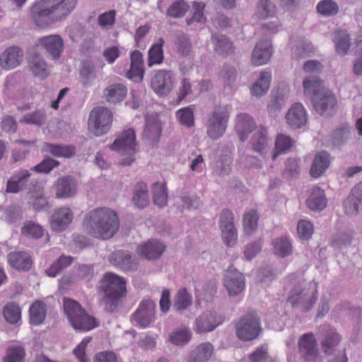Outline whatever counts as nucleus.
Segmentation results:
<instances>
[{"label":"nucleus","instance_id":"nucleus-30","mask_svg":"<svg viewBox=\"0 0 362 362\" xmlns=\"http://www.w3.org/2000/svg\"><path fill=\"white\" fill-rule=\"evenodd\" d=\"M255 128V123L252 117L247 114H240L238 115L235 129L241 141H245L248 134Z\"/></svg>","mask_w":362,"mask_h":362},{"label":"nucleus","instance_id":"nucleus-4","mask_svg":"<svg viewBox=\"0 0 362 362\" xmlns=\"http://www.w3.org/2000/svg\"><path fill=\"white\" fill-rule=\"evenodd\" d=\"M320 80L318 77L306 78L303 81L305 91L313 90L312 101L314 108L320 115L329 116L335 112L337 100L328 90L320 88Z\"/></svg>","mask_w":362,"mask_h":362},{"label":"nucleus","instance_id":"nucleus-23","mask_svg":"<svg viewBox=\"0 0 362 362\" xmlns=\"http://www.w3.org/2000/svg\"><path fill=\"white\" fill-rule=\"evenodd\" d=\"M31 174L27 170H21L13 175L6 185L7 193H18L26 188Z\"/></svg>","mask_w":362,"mask_h":362},{"label":"nucleus","instance_id":"nucleus-64","mask_svg":"<svg viewBox=\"0 0 362 362\" xmlns=\"http://www.w3.org/2000/svg\"><path fill=\"white\" fill-rule=\"evenodd\" d=\"M190 338L191 334L187 329H181L173 332L169 335V341L176 346H182L187 344Z\"/></svg>","mask_w":362,"mask_h":362},{"label":"nucleus","instance_id":"nucleus-1","mask_svg":"<svg viewBox=\"0 0 362 362\" xmlns=\"http://www.w3.org/2000/svg\"><path fill=\"white\" fill-rule=\"evenodd\" d=\"M78 0H36L30 7V17L39 28L65 21L74 11Z\"/></svg>","mask_w":362,"mask_h":362},{"label":"nucleus","instance_id":"nucleus-33","mask_svg":"<svg viewBox=\"0 0 362 362\" xmlns=\"http://www.w3.org/2000/svg\"><path fill=\"white\" fill-rule=\"evenodd\" d=\"M70 324L76 331L79 332H87L98 326L96 320L87 314L85 310L73 320Z\"/></svg>","mask_w":362,"mask_h":362},{"label":"nucleus","instance_id":"nucleus-24","mask_svg":"<svg viewBox=\"0 0 362 362\" xmlns=\"http://www.w3.org/2000/svg\"><path fill=\"white\" fill-rule=\"evenodd\" d=\"M160 134V124L157 119L155 117H147L143 133V139L149 145L153 146L158 143Z\"/></svg>","mask_w":362,"mask_h":362},{"label":"nucleus","instance_id":"nucleus-58","mask_svg":"<svg viewBox=\"0 0 362 362\" xmlns=\"http://www.w3.org/2000/svg\"><path fill=\"white\" fill-rule=\"evenodd\" d=\"M4 216L8 224L16 225L23 219V210L19 206H9L4 211Z\"/></svg>","mask_w":362,"mask_h":362},{"label":"nucleus","instance_id":"nucleus-12","mask_svg":"<svg viewBox=\"0 0 362 362\" xmlns=\"http://www.w3.org/2000/svg\"><path fill=\"white\" fill-rule=\"evenodd\" d=\"M156 304L151 300H142L133 315V319L141 327H148L155 317Z\"/></svg>","mask_w":362,"mask_h":362},{"label":"nucleus","instance_id":"nucleus-45","mask_svg":"<svg viewBox=\"0 0 362 362\" xmlns=\"http://www.w3.org/2000/svg\"><path fill=\"white\" fill-rule=\"evenodd\" d=\"M270 81V74L268 72H262L259 78L252 86L251 88V93L256 97H261L269 90Z\"/></svg>","mask_w":362,"mask_h":362},{"label":"nucleus","instance_id":"nucleus-60","mask_svg":"<svg viewBox=\"0 0 362 362\" xmlns=\"http://www.w3.org/2000/svg\"><path fill=\"white\" fill-rule=\"evenodd\" d=\"M337 4L332 0H322L317 5V12L324 16H332L337 13Z\"/></svg>","mask_w":362,"mask_h":362},{"label":"nucleus","instance_id":"nucleus-43","mask_svg":"<svg viewBox=\"0 0 362 362\" xmlns=\"http://www.w3.org/2000/svg\"><path fill=\"white\" fill-rule=\"evenodd\" d=\"M47 119V117L45 110L40 109L25 114L20 119L19 122L26 124L41 127L46 123Z\"/></svg>","mask_w":362,"mask_h":362},{"label":"nucleus","instance_id":"nucleus-15","mask_svg":"<svg viewBox=\"0 0 362 362\" xmlns=\"http://www.w3.org/2000/svg\"><path fill=\"white\" fill-rule=\"evenodd\" d=\"M222 322V319L216 313L206 311L199 316L194 322V330L198 333L213 331Z\"/></svg>","mask_w":362,"mask_h":362},{"label":"nucleus","instance_id":"nucleus-54","mask_svg":"<svg viewBox=\"0 0 362 362\" xmlns=\"http://www.w3.org/2000/svg\"><path fill=\"white\" fill-rule=\"evenodd\" d=\"M3 314L5 320L11 324H17L21 317V309L14 303H10L5 305Z\"/></svg>","mask_w":362,"mask_h":362},{"label":"nucleus","instance_id":"nucleus-48","mask_svg":"<svg viewBox=\"0 0 362 362\" xmlns=\"http://www.w3.org/2000/svg\"><path fill=\"white\" fill-rule=\"evenodd\" d=\"M73 261L70 256L62 255L46 270V274L51 277H55L62 270L69 267Z\"/></svg>","mask_w":362,"mask_h":362},{"label":"nucleus","instance_id":"nucleus-32","mask_svg":"<svg viewBox=\"0 0 362 362\" xmlns=\"http://www.w3.org/2000/svg\"><path fill=\"white\" fill-rule=\"evenodd\" d=\"M127 88L121 83H114L107 86L103 91L104 98L110 103H118L124 99Z\"/></svg>","mask_w":362,"mask_h":362},{"label":"nucleus","instance_id":"nucleus-14","mask_svg":"<svg viewBox=\"0 0 362 362\" xmlns=\"http://www.w3.org/2000/svg\"><path fill=\"white\" fill-rule=\"evenodd\" d=\"M224 286L230 296L238 295L245 288V279L243 274L235 269L229 268L224 274Z\"/></svg>","mask_w":362,"mask_h":362},{"label":"nucleus","instance_id":"nucleus-38","mask_svg":"<svg viewBox=\"0 0 362 362\" xmlns=\"http://www.w3.org/2000/svg\"><path fill=\"white\" fill-rule=\"evenodd\" d=\"M352 127L346 123L340 124L332 133V141L334 146H343L351 137Z\"/></svg>","mask_w":362,"mask_h":362},{"label":"nucleus","instance_id":"nucleus-27","mask_svg":"<svg viewBox=\"0 0 362 362\" xmlns=\"http://www.w3.org/2000/svg\"><path fill=\"white\" fill-rule=\"evenodd\" d=\"M341 339L340 334L336 330L330 329L326 331L320 341V346L323 353L326 355L334 354Z\"/></svg>","mask_w":362,"mask_h":362},{"label":"nucleus","instance_id":"nucleus-26","mask_svg":"<svg viewBox=\"0 0 362 362\" xmlns=\"http://www.w3.org/2000/svg\"><path fill=\"white\" fill-rule=\"evenodd\" d=\"M330 164V155L325 151H319L315 156L310 168V175L317 178L328 168Z\"/></svg>","mask_w":362,"mask_h":362},{"label":"nucleus","instance_id":"nucleus-8","mask_svg":"<svg viewBox=\"0 0 362 362\" xmlns=\"http://www.w3.org/2000/svg\"><path fill=\"white\" fill-rule=\"evenodd\" d=\"M228 112L226 106H216L206 124L208 136L214 139L221 137L226 129Z\"/></svg>","mask_w":362,"mask_h":362},{"label":"nucleus","instance_id":"nucleus-53","mask_svg":"<svg viewBox=\"0 0 362 362\" xmlns=\"http://www.w3.org/2000/svg\"><path fill=\"white\" fill-rule=\"evenodd\" d=\"M32 187L35 189L36 194H33L32 197L33 200L32 201V205L35 211H40L45 206L47 205V199L42 195L41 191L42 189L40 186L38 185L37 182H30V186L28 188L30 193H32Z\"/></svg>","mask_w":362,"mask_h":362},{"label":"nucleus","instance_id":"nucleus-47","mask_svg":"<svg viewBox=\"0 0 362 362\" xmlns=\"http://www.w3.org/2000/svg\"><path fill=\"white\" fill-rule=\"evenodd\" d=\"M46 316L45 305L41 302L34 303L30 308V321L32 325L41 324Z\"/></svg>","mask_w":362,"mask_h":362},{"label":"nucleus","instance_id":"nucleus-42","mask_svg":"<svg viewBox=\"0 0 362 362\" xmlns=\"http://www.w3.org/2000/svg\"><path fill=\"white\" fill-rule=\"evenodd\" d=\"M96 74L93 64L89 61H83L81 64L80 70V81L82 83L83 86H90L95 78Z\"/></svg>","mask_w":362,"mask_h":362},{"label":"nucleus","instance_id":"nucleus-3","mask_svg":"<svg viewBox=\"0 0 362 362\" xmlns=\"http://www.w3.org/2000/svg\"><path fill=\"white\" fill-rule=\"evenodd\" d=\"M100 289L104 293L101 305L106 311L113 313L126 293V282L118 275L107 272L100 282Z\"/></svg>","mask_w":362,"mask_h":362},{"label":"nucleus","instance_id":"nucleus-11","mask_svg":"<svg viewBox=\"0 0 362 362\" xmlns=\"http://www.w3.org/2000/svg\"><path fill=\"white\" fill-rule=\"evenodd\" d=\"M151 86L160 96L167 95L173 87V74L168 70L157 71L151 78Z\"/></svg>","mask_w":362,"mask_h":362},{"label":"nucleus","instance_id":"nucleus-25","mask_svg":"<svg viewBox=\"0 0 362 362\" xmlns=\"http://www.w3.org/2000/svg\"><path fill=\"white\" fill-rule=\"evenodd\" d=\"M165 250V246L158 240H153L137 248L140 255L147 259H158Z\"/></svg>","mask_w":362,"mask_h":362},{"label":"nucleus","instance_id":"nucleus-55","mask_svg":"<svg viewBox=\"0 0 362 362\" xmlns=\"http://www.w3.org/2000/svg\"><path fill=\"white\" fill-rule=\"evenodd\" d=\"M313 47L311 43L307 40L298 41L293 49V57L297 60L309 57L313 53Z\"/></svg>","mask_w":362,"mask_h":362},{"label":"nucleus","instance_id":"nucleus-16","mask_svg":"<svg viewBox=\"0 0 362 362\" xmlns=\"http://www.w3.org/2000/svg\"><path fill=\"white\" fill-rule=\"evenodd\" d=\"M72 219L73 214L69 208H59L55 210L51 216V228L54 231L62 232L68 227Z\"/></svg>","mask_w":362,"mask_h":362},{"label":"nucleus","instance_id":"nucleus-17","mask_svg":"<svg viewBox=\"0 0 362 362\" xmlns=\"http://www.w3.org/2000/svg\"><path fill=\"white\" fill-rule=\"evenodd\" d=\"M9 264L14 269L28 272L31 269L33 260L31 255L26 251H13L7 255Z\"/></svg>","mask_w":362,"mask_h":362},{"label":"nucleus","instance_id":"nucleus-40","mask_svg":"<svg viewBox=\"0 0 362 362\" xmlns=\"http://www.w3.org/2000/svg\"><path fill=\"white\" fill-rule=\"evenodd\" d=\"M211 41L218 54H228L233 52V43L226 35L213 34Z\"/></svg>","mask_w":362,"mask_h":362},{"label":"nucleus","instance_id":"nucleus-34","mask_svg":"<svg viewBox=\"0 0 362 362\" xmlns=\"http://www.w3.org/2000/svg\"><path fill=\"white\" fill-rule=\"evenodd\" d=\"M308 207L315 211H320L327 206V199L324 190L319 187H315L306 201Z\"/></svg>","mask_w":362,"mask_h":362},{"label":"nucleus","instance_id":"nucleus-31","mask_svg":"<svg viewBox=\"0 0 362 362\" xmlns=\"http://www.w3.org/2000/svg\"><path fill=\"white\" fill-rule=\"evenodd\" d=\"M250 142L254 151L259 153H265L270 144L266 129L260 127L252 135Z\"/></svg>","mask_w":362,"mask_h":362},{"label":"nucleus","instance_id":"nucleus-39","mask_svg":"<svg viewBox=\"0 0 362 362\" xmlns=\"http://www.w3.org/2000/svg\"><path fill=\"white\" fill-rule=\"evenodd\" d=\"M164 40L162 37L158 39L156 43L151 45L148 52L147 64L149 67L155 64H160L163 61V46Z\"/></svg>","mask_w":362,"mask_h":362},{"label":"nucleus","instance_id":"nucleus-41","mask_svg":"<svg viewBox=\"0 0 362 362\" xmlns=\"http://www.w3.org/2000/svg\"><path fill=\"white\" fill-rule=\"evenodd\" d=\"M43 149L46 152L57 157L71 158L76 152L74 147L49 143L44 145Z\"/></svg>","mask_w":362,"mask_h":362},{"label":"nucleus","instance_id":"nucleus-5","mask_svg":"<svg viewBox=\"0 0 362 362\" xmlns=\"http://www.w3.org/2000/svg\"><path fill=\"white\" fill-rule=\"evenodd\" d=\"M136 146L135 131L133 129H127L118 136L110 146V148L123 156L120 159L119 165L129 166L135 160L134 156L136 152Z\"/></svg>","mask_w":362,"mask_h":362},{"label":"nucleus","instance_id":"nucleus-9","mask_svg":"<svg viewBox=\"0 0 362 362\" xmlns=\"http://www.w3.org/2000/svg\"><path fill=\"white\" fill-rule=\"evenodd\" d=\"M316 299L315 289L296 286L291 291L288 301L293 308L302 312H307L313 308Z\"/></svg>","mask_w":362,"mask_h":362},{"label":"nucleus","instance_id":"nucleus-19","mask_svg":"<svg viewBox=\"0 0 362 362\" xmlns=\"http://www.w3.org/2000/svg\"><path fill=\"white\" fill-rule=\"evenodd\" d=\"M344 204L346 213L349 215L356 214L362 209V182L354 186Z\"/></svg>","mask_w":362,"mask_h":362},{"label":"nucleus","instance_id":"nucleus-2","mask_svg":"<svg viewBox=\"0 0 362 362\" xmlns=\"http://www.w3.org/2000/svg\"><path fill=\"white\" fill-rule=\"evenodd\" d=\"M83 225L89 235L104 240L111 238L119 227L117 214L107 208L97 209L89 212Z\"/></svg>","mask_w":362,"mask_h":362},{"label":"nucleus","instance_id":"nucleus-7","mask_svg":"<svg viewBox=\"0 0 362 362\" xmlns=\"http://www.w3.org/2000/svg\"><path fill=\"white\" fill-rule=\"evenodd\" d=\"M113 114L106 107H98L91 110L88 119V129L97 136H102L110 129Z\"/></svg>","mask_w":362,"mask_h":362},{"label":"nucleus","instance_id":"nucleus-61","mask_svg":"<svg viewBox=\"0 0 362 362\" xmlns=\"http://www.w3.org/2000/svg\"><path fill=\"white\" fill-rule=\"evenodd\" d=\"M354 237L353 232L338 233L332 238V245L337 249H342L349 245Z\"/></svg>","mask_w":362,"mask_h":362},{"label":"nucleus","instance_id":"nucleus-10","mask_svg":"<svg viewBox=\"0 0 362 362\" xmlns=\"http://www.w3.org/2000/svg\"><path fill=\"white\" fill-rule=\"evenodd\" d=\"M299 354L305 361H315L320 358L317 342L313 333L304 334L298 341Z\"/></svg>","mask_w":362,"mask_h":362},{"label":"nucleus","instance_id":"nucleus-18","mask_svg":"<svg viewBox=\"0 0 362 362\" xmlns=\"http://www.w3.org/2000/svg\"><path fill=\"white\" fill-rule=\"evenodd\" d=\"M109 260L112 264L124 271L135 270L137 268L136 261L128 251H116L110 255Z\"/></svg>","mask_w":362,"mask_h":362},{"label":"nucleus","instance_id":"nucleus-22","mask_svg":"<svg viewBox=\"0 0 362 362\" xmlns=\"http://www.w3.org/2000/svg\"><path fill=\"white\" fill-rule=\"evenodd\" d=\"M286 119L287 124L293 129H298L307 122L306 112L302 105L297 103L288 111Z\"/></svg>","mask_w":362,"mask_h":362},{"label":"nucleus","instance_id":"nucleus-52","mask_svg":"<svg viewBox=\"0 0 362 362\" xmlns=\"http://www.w3.org/2000/svg\"><path fill=\"white\" fill-rule=\"evenodd\" d=\"M21 233L25 236L38 239L43 235L44 230L39 224L33 221H28L24 222L23 226L21 228Z\"/></svg>","mask_w":362,"mask_h":362},{"label":"nucleus","instance_id":"nucleus-62","mask_svg":"<svg viewBox=\"0 0 362 362\" xmlns=\"http://www.w3.org/2000/svg\"><path fill=\"white\" fill-rule=\"evenodd\" d=\"M189 9V6L183 0H177L173 2L167 11V14L173 18H179L183 17Z\"/></svg>","mask_w":362,"mask_h":362},{"label":"nucleus","instance_id":"nucleus-50","mask_svg":"<svg viewBox=\"0 0 362 362\" xmlns=\"http://www.w3.org/2000/svg\"><path fill=\"white\" fill-rule=\"evenodd\" d=\"M334 42L336 51L341 55L346 54L350 47V38L346 31H339L335 34Z\"/></svg>","mask_w":362,"mask_h":362},{"label":"nucleus","instance_id":"nucleus-13","mask_svg":"<svg viewBox=\"0 0 362 362\" xmlns=\"http://www.w3.org/2000/svg\"><path fill=\"white\" fill-rule=\"evenodd\" d=\"M37 45L42 47L53 59H59L64 50V41L59 35H50L37 40Z\"/></svg>","mask_w":362,"mask_h":362},{"label":"nucleus","instance_id":"nucleus-35","mask_svg":"<svg viewBox=\"0 0 362 362\" xmlns=\"http://www.w3.org/2000/svg\"><path fill=\"white\" fill-rule=\"evenodd\" d=\"M143 57L141 53L138 50H134L131 54V67L127 73V76L133 79L138 78L142 80L144 76Z\"/></svg>","mask_w":362,"mask_h":362},{"label":"nucleus","instance_id":"nucleus-49","mask_svg":"<svg viewBox=\"0 0 362 362\" xmlns=\"http://www.w3.org/2000/svg\"><path fill=\"white\" fill-rule=\"evenodd\" d=\"M63 307L69 323L84 310L78 303L70 298L64 299Z\"/></svg>","mask_w":362,"mask_h":362},{"label":"nucleus","instance_id":"nucleus-29","mask_svg":"<svg viewBox=\"0 0 362 362\" xmlns=\"http://www.w3.org/2000/svg\"><path fill=\"white\" fill-rule=\"evenodd\" d=\"M28 64L36 77L43 79L48 76L49 71L47 64L40 54L33 53L28 59Z\"/></svg>","mask_w":362,"mask_h":362},{"label":"nucleus","instance_id":"nucleus-57","mask_svg":"<svg viewBox=\"0 0 362 362\" xmlns=\"http://www.w3.org/2000/svg\"><path fill=\"white\" fill-rule=\"evenodd\" d=\"M175 47L180 54L187 56L191 51L192 43L187 35L180 33L175 37Z\"/></svg>","mask_w":362,"mask_h":362},{"label":"nucleus","instance_id":"nucleus-21","mask_svg":"<svg viewBox=\"0 0 362 362\" xmlns=\"http://www.w3.org/2000/svg\"><path fill=\"white\" fill-rule=\"evenodd\" d=\"M272 54L270 40H260L257 43L252 54V63L257 66L266 64Z\"/></svg>","mask_w":362,"mask_h":362},{"label":"nucleus","instance_id":"nucleus-20","mask_svg":"<svg viewBox=\"0 0 362 362\" xmlns=\"http://www.w3.org/2000/svg\"><path fill=\"white\" fill-rule=\"evenodd\" d=\"M23 54L18 47L7 48L0 56V65L4 69H11L20 65Z\"/></svg>","mask_w":362,"mask_h":362},{"label":"nucleus","instance_id":"nucleus-44","mask_svg":"<svg viewBox=\"0 0 362 362\" xmlns=\"http://www.w3.org/2000/svg\"><path fill=\"white\" fill-rule=\"evenodd\" d=\"M191 296L185 288H180L174 297L173 308L177 312L186 310L192 305Z\"/></svg>","mask_w":362,"mask_h":362},{"label":"nucleus","instance_id":"nucleus-6","mask_svg":"<svg viewBox=\"0 0 362 362\" xmlns=\"http://www.w3.org/2000/svg\"><path fill=\"white\" fill-rule=\"evenodd\" d=\"M237 337L242 341H252L262 332L261 320L255 311L243 315L235 326Z\"/></svg>","mask_w":362,"mask_h":362},{"label":"nucleus","instance_id":"nucleus-56","mask_svg":"<svg viewBox=\"0 0 362 362\" xmlns=\"http://www.w3.org/2000/svg\"><path fill=\"white\" fill-rule=\"evenodd\" d=\"M167 189L160 183H155L153 187V201L154 204L159 207H163L167 203Z\"/></svg>","mask_w":362,"mask_h":362},{"label":"nucleus","instance_id":"nucleus-63","mask_svg":"<svg viewBox=\"0 0 362 362\" xmlns=\"http://www.w3.org/2000/svg\"><path fill=\"white\" fill-rule=\"evenodd\" d=\"M205 4L203 2L194 1L192 8L194 10L193 16L190 18L186 19L187 25H192L194 22L204 23L206 21V17L204 16L203 10L205 8Z\"/></svg>","mask_w":362,"mask_h":362},{"label":"nucleus","instance_id":"nucleus-28","mask_svg":"<svg viewBox=\"0 0 362 362\" xmlns=\"http://www.w3.org/2000/svg\"><path fill=\"white\" fill-rule=\"evenodd\" d=\"M55 188L57 198L69 197L76 192V182L70 176L59 178L56 182Z\"/></svg>","mask_w":362,"mask_h":362},{"label":"nucleus","instance_id":"nucleus-46","mask_svg":"<svg viewBox=\"0 0 362 362\" xmlns=\"http://www.w3.org/2000/svg\"><path fill=\"white\" fill-rule=\"evenodd\" d=\"M25 357V349L20 345L9 346L6 350L3 358L4 362H24Z\"/></svg>","mask_w":362,"mask_h":362},{"label":"nucleus","instance_id":"nucleus-36","mask_svg":"<svg viewBox=\"0 0 362 362\" xmlns=\"http://www.w3.org/2000/svg\"><path fill=\"white\" fill-rule=\"evenodd\" d=\"M214 347L211 343L201 344L191 353L188 362H206L211 356Z\"/></svg>","mask_w":362,"mask_h":362},{"label":"nucleus","instance_id":"nucleus-59","mask_svg":"<svg viewBox=\"0 0 362 362\" xmlns=\"http://www.w3.org/2000/svg\"><path fill=\"white\" fill-rule=\"evenodd\" d=\"M293 144V141L288 136L284 135H279L275 142L276 152L272 156V159L275 160L281 153L287 152Z\"/></svg>","mask_w":362,"mask_h":362},{"label":"nucleus","instance_id":"nucleus-37","mask_svg":"<svg viewBox=\"0 0 362 362\" xmlns=\"http://www.w3.org/2000/svg\"><path fill=\"white\" fill-rule=\"evenodd\" d=\"M132 198L134 205L138 209H144L149 204L148 189L146 183L138 182L134 187Z\"/></svg>","mask_w":362,"mask_h":362},{"label":"nucleus","instance_id":"nucleus-51","mask_svg":"<svg viewBox=\"0 0 362 362\" xmlns=\"http://www.w3.org/2000/svg\"><path fill=\"white\" fill-rule=\"evenodd\" d=\"M273 245L274 253L280 257H285L292 253V245L287 238H276L273 240Z\"/></svg>","mask_w":362,"mask_h":362}]
</instances>
